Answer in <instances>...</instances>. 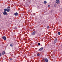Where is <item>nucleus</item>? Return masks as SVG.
Returning a JSON list of instances; mask_svg holds the SVG:
<instances>
[{
    "mask_svg": "<svg viewBox=\"0 0 62 62\" xmlns=\"http://www.w3.org/2000/svg\"><path fill=\"white\" fill-rule=\"evenodd\" d=\"M42 62H48V61L47 59L45 58L44 59V60H42Z\"/></svg>",
    "mask_w": 62,
    "mask_h": 62,
    "instance_id": "1",
    "label": "nucleus"
},
{
    "mask_svg": "<svg viewBox=\"0 0 62 62\" xmlns=\"http://www.w3.org/2000/svg\"><path fill=\"white\" fill-rule=\"evenodd\" d=\"M4 11H5L7 12H9L10 11V10L7 8H5L4 9Z\"/></svg>",
    "mask_w": 62,
    "mask_h": 62,
    "instance_id": "2",
    "label": "nucleus"
},
{
    "mask_svg": "<svg viewBox=\"0 0 62 62\" xmlns=\"http://www.w3.org/2000/svg\"><path fill=\"white\" fill-rule=\"evenodd\" d=\"M37 33V31H34L33 32L31 33V35H32V36H34V35H35V33Z\"/></svg>",
    "mask_w": 62,
    "mask_h": 62,
    "instance_id": "3",
    "label": "nucleus"
},
{
    "mask_svg": "<svg viewBox=\"0 0 62 62\" xmlns=\"http://www.w3.org/2000/svg\"><path fill=\"white\" fill-rule=\"evenodd\" d=\"M57 41V38L55 39L54 40V44H55V43H56Z\"/></svg>",
    "mask_w": 62,
    "mask_h": 62,
    "instance_id": "4",
    "label": "nucleus"
},
{
    "mask_svg": "<svg viewBox=\"0 0 62 62\" xmlns=\"http://www.w3.org/2000/svg\"><path fill=\"white\" fill-rule=\"evenodd\" d=\"M7 12L5 11H4L2 12L3 14V15H7Z\"/></svg>",
    "mask_w": 62,
    "mask_h": 62,
    "instance_id": "5",
    "label": "nucleus"
},
{
    "mask_svg": "<svg viewBox=\"0 0 62 62\" xmlns=\"http://www.w3.org/2000/svg\"><path fill=\"white\" fill-rule=\"evenodd\" d=\"M2 39H4V40H6V39H7V38H6V37L5 36H4L2 37Z\"/></svg>",
    "mask_w": 62,
    "mask_h": 62,
    "instance_id": "6",
    "label": "nucleus"
},
{
    "mask_svg": "<svg viewBox=\"0 0 62 62\" xmlns=\"http://www.w3.org/2000/svg\"><path fill=\"white\" fill-rule=\"evenodd\" d=\"M56 2L57 4H58L59 2V1L58 0H57L56 1Z\"/></svg>",
    "mask_w": 62,
    "mask_h": 62,
    "instance_id": "7",
    "label": "nucleus"
},
{
    "mask_svg": "<svg viewBox=\"0 0 62 62\" xmlns=\"http://www.w3.org/2000/svg\"><path fill=\"white\" fill-rule=\"evenodd\" d=\"M5 54V51H3L2 54H1L2 55H4V54Z\"/></svg>",
    "mask_w": 62,
    "mask_h": 62,
    "instance_id": "8",
    "label": "nucleus"
},
{
    "mask_svg": "<svg viewBox=\"0 0 62 62\" xmlns=\"http://www.w3.org/2000/svg\"><path fill=\"white\" fill-rule=\"evenodd\" d=\"M43 49V48L41 47L39 49V50H40V51H42Z\"/></svg>",
    "mask_w": 62,
    "mask_h": 62,
    "instance_id": "9",
    "label": "nucleus"
},
{
    "mask_svg": "<svg viewBox=\"0 0 62 62\" xmlns=\"http://www.w3.org/2000/svg\"><path fill=\"white\" fill-rule=\"evenodd\" d=\"M14 15L15 16H17V15H18V13L16 12L14 14Z\"/></svg>",
    "mask_w": 62,
    "mask_h": 62,
    "instance_id": "10",
    "label": "nucleus"
},
{
    "mask_svg": "<svg viewBox=\"0 0 62 62\" xmlns=\"http://www.w3.org/2000/svg\"><path fill=\"white\" fill-rule=\"evenodd\" d=\"M60 34H61V33H60V32H58V35H60Z\"/></svg>",
    "mask_w": 62,
    "mask_h": 62,
    "instance_id": "11",
    "label": "nucleus"
},
{
    "mask_svg": "<svg viewBox=\"0 0 62 62\" xmlns=\"http://www.w3.org/2000/svg\"><path fill=\"white\" fill-rule=\"evenodd\" d=\"M10 46L11 47H13V45L12 44H10Z\"/></svg>",
    "mask_w": 62,
    "mask_h": 62,
    "instance_id": "12",
    "label": "nucleus"
},
{
    "mask_svg": "<svg viewBox=\"0 0 62 62\" xmlns=\"http://www.w3.org/2000/svg\"><path fill=\"white\" fill-rule=\"evenodd\" d=\"M44 4H47V2L46 1H45L44 2Z\"/></svg>",
    "mask_w": 62,
    "mask_h": 62,
    "instance_id": "13",
    "label": "nucleus"
},
{
    "mask_svg": "<svg viewBox=\"0 0 62 62\" xmlns=\"http://www.w3.org/2000/svg\"><path fill=\"white\" fill-rule=\"evenodd\" d=\"M54 7H56V5L55 4H54Z\"/></svg>",
    "mask_w": 62,
    "mask_h": 62,
    "instance_id": "14",
    "label": "nucleus"
},
{
    "mask_svg": "<svg viewBox=\"0 0 62 62\" xmlns=\"http://www.w3.org/2000/svg\"><path fill=\"white\" fill-rule=\"evenodd\" d=\"M14 29H17V28L16 27H15L14 28Z\"/></svg>",
    "mask_w": 62,
    "mask_h": 62,
    "instance_id": "15",
    "label": "nucleus"
},
{
    "mask_svg": "<svg viewBox=\"0 0 62 62\" xmlns=\"http://www.w3.org/2000/svg\"><path fill=\"white\" fill-rule=\"evenodd\" d=\"M9 8H10V7H7V9H9Z\"/></svg>",
    "mask_w": 62,
    "mask_h": 62,
    "instance_id": "16",
    "label": "nucleus"
},
{
    "mask_svg": "<svg viewBox=\"0 0 62 62\" xmlns=\"http://www.w3.org/2000/svg\"><path fill=\"white\" fill-rule=\"evenodd\" d=\"M37 55L38 56H39V54L38 53L37 54Z\"/></svg>",
    "mask_w": 62,
    "mask_h": 62,
    "instance_id": "17",
    "label": "nucleus"
},
{
    "mask_svg": "<svg viewBox=\"0 0 62 62\" xmlns=\"http://www.w3.org/2000/svg\"><path fill=\"white\" fill-rule=\"evenodd\" d=\"M1 55H2V54L0 53V56H1Z\"/></svg>",
    "mask_w": 62,
    "mask_h": 62,
    "instance_id": "18",
    "label": "nucleus"
},
{
    "mask_svg": "<svg viewBox=\"0 0 62 62\" xmlns=\"http://www.w3.org/2000/svg\"><path fill=\"white\" fill-rule=\"evenodd\" d=\"M38 45H40V43H38Z\"/></svg>",
    "mask_w": 62,
    "mask_h": 62,
    "instance_id": "19",
    "label": "nucleus"
},
{
    "mask_svg": "<svg viewBox=\"0 0 62 62\" xmlns=\"http://www.w3.org/2000/svg\"><path fill=\"white\" fill-rule=\"evenodd\" d=\"M30 0H28V1H29V2H30V3L31 1H30Z\"/></svg>",
    "mask_w": 62,
    "mask_h": 62,
    "instance_id": "20",
    "label": "nucleus"
},
{
    "mask_svg": "<svg viewBox=\"0 0 62 62\" xmlns=\"http://www.w3.org/2000/svg\"><path fill=\"white\" fill-rule=\"evenodd\" d=\"M48 8H50V5H48Z\"/></svg>",
    "mask_w": 62,
    "mask_h": 62,
    "instance_id": "21",
    "label": "nucleus"
},
{
    "mask_svg": "<svg viewBox=\"0 0 62 62\" xmlns=\"http://www.w3.org/2000/svg\"><path fill=\"white\" fill-rule=\"evenodd\" d=\"M47 28H49V26H47Z\"/></svg>",
    "mask_w": 62,
    "mask_h": 62,
    "instance_id": "22",
    "label": "nucleus"
},
{
    "mask_svg": "<svg viewBox=\"0 0 62 62\" xmlns=\"http://www.w3.org/2000/svg\"><path fill=\"white\" fill-rule=\"evenodd\" d=\"M10 60H12V59L11 58H10Z\"/></svg>",
    "mask_w": 62,
    "mask_h": 62,
    "instance_id": "23",
    "label": "nucleus"
},
{
    "mask_svg": "<svg viewBox=\"0 0 62 62\" xmlns=\"http://www.w3.org/2000/svg\"><path fill=\"white\" fill-rule=\"evenodd\" d=\"M1 15H0V18H1Z\"/></svg>",
    "mask_w": 62,
    "mask_h": 62,
    "instance_id": "24",
    "label": "nucleus"
},
{
    "mask_svg": "<svg viewBox=\"0 0 62 62\" xmlns=\"http://www.w3.org/2000/svg\"><path fill=\"white\" fill-rule=\"evenodd\" d=\"M27 2H26V4H27Z\"/></svg>",
    "mask_w": 62,
    "mask_h": 62,
    "instance_id": "25",
    "label": "nucleus"
}]
</instances>
